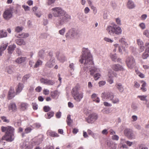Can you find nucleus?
Returning <instances> with one entry per match:
<instances>
[{"label": "nucleus", "mask_w": 149, "mask_h": 149, "mask_svg": "<svg viewBox=\"0 0 149 149\" xmlns=\"http://www.w3.org/2000/svg\"><path fill=\"white\" fill-rule=\"evenodd\" d=\"M16 45L14 44L9 46L7 49L8 53L10 54H12L16 48Z\"/></svg>", "instance_id": "obj_22"}, {"label": "nucleus", "mask_w": 149, "mask_h": 149, "mask_svg": "<svg viewBox=\"0 0 149 149\" xmlns=\"http://www.w3.org/2000/svg\"><path fill=\"white\" fill-rule=\"evenodd\" d=\"M79 62L81 63H84L83 68L85 70L87 69H90L91 75H93L97 73L100 72V69L95 67H92V65L94 64L92 56L88 48H83L82 54Z\"/></svg>", "instance_id": "obj_1"}, {"label": "nucleus", "mask_w": 149, "mask_h": 149, "mask_svg": "<svg viewBox=\"0 0 149 149\" xmlns=\"http://www.w3.org/2000/svg\"><path fill=\"white\" fill-rule=\"evenodd\" d=\"M43 110L45 112H47L51 110V108L49 106H45L43 107Z\"/></svg>", "instance_id": "obj_48"}, {"label": "nucleus", "mask_w": 149, "mask_h": 149, "mask_svg": "<svg viewBox=\"0 0 149 149\" xmlns=\"http://www.w3.org/2000/svg\"><path fill=\"white\" fill-rule=\"evenodd\" d=\"M49 93V91L47 89H45L43 91V94L45 95H48Z\"/></svg>", "instance_id": "obj_62"}, {"label": "nucleus", "mask_w": 149, "mask_h": 149, "mask_svg": "<svg viewBox=\"0 0 149 149\" xmlns=\"http://www.w3.org/2000/svg\"><path fill=\"white\" fill-rule=\"evenodd\" d=\"M17 44L19 45H25L26 44L25 42L23 39H19L15 40Z\"/></svg>", "instance_id": "obj_31"}, {"label": "nucleus", "mask_w": 149, "mask_h": 149, "mask_svg": "<svg viewBox=\"0 0 149 149\" xmlns=\"http://www.w3.org/2000/svg\"><path fill=\"white\" fill-rule=\"evenodd\" d=\"M33 129V127L32 126L27 127L25 129L24 132L26 134H28Z\"/></svg>", "instance_id": "obj_39"}, {"label": "nucleus", "mask_w": 149, "mask_h": 149, "mask_svg": "<svg viewBox=\"0 0 149 149\" xmlns=\"http://www.w3.org/2000/svg\"><path fill=\"white\" fill-rule=\"evenodd\" d=\"M47 79H45L42 78L40 79V81L41 83L46 85Z\"/></svg>", "instance_id": "obj_50"}, {"label": "nucleus", "mask_w": 149, "mask_h": 149, "mask_svg": "<svg viewBox=\"0 0 149 149\" xmlns=\"http://www.w3.org/2000/svg\"><path fill=\"white\" fill-rule=\"evenodd\" d=\"M116 86L119 92H122L124 90V88L121 83L116 84Z\"/></svg>", "instance_id": "obj_27"}, {"label": "nucleus", "mask_w": 149, "mask_h": 149, "mask_svg": "<svg viewBox=\"0 0 149 149\" xmlns=\"http://www.w3.org/2000/svg\"><path fill=\"white\" fill-rule=\"evenodd\" d=\"M98 118L97 115L95 113L90 114L88 117L86 118V121L88 123H92L97 120Z\"/></svg>", "instance_id": "obj_9"}, {"label": "nucleus", "mask_w": 149, "mask_h": 149, "mask_svg": "<svg viewBox=\"0 0 149 149\" xmlns=\"http://www.w3.org/2000/svg\"><path fill=\"white\" fill-rule=\"evenodd\" d=\"M29 36V35L28 33H23L21 34H19V38H26L28 37Z\"/></svg>", "instance_id": "obj_43"}, {"label": "nucleus", "mask_w": 149, "mask_h": 149, "mask_svg": "<svg viewBox=\"0 0 149 149\" xmlns=\"http://www.w3.org/2000/svg\"><path fill=\"white\" fill-rule=\"evenodd\" d=\"M106 95L107 99L111 101L114 98V96L113 93L111 92L107 93Z\"/></svg>", "instance_id": "obj_25"}, {"label": "nucleus", "mask_w": 149, "mask_h": 149, "mask_svg": "<svg viewBox=\"0 0 149 149\" xmlns=\"http://www.w3.org/2000/svg\"><path fill=\"white\" fill-rule=\"evenodd\" d=\"M147 50H146L143 54L142 58L143 59H146L149 56V52Z\"/></svg>", "instance_id": "obj_38"}, {"label": "nucleus", "mask_w": 149, "mask_h": 149, "mask_svg": "<svg viewBox=\"0 0 149 149\" xmlns=\"http://www.w3.org/2000/svg\"><path fill=\"white\" fill-rule=\"evenodd\" d=\"M1 129L2 132H6L4 135L2 136L1 139L0 140V142H1L3 140L10 142L14 140L15 137V129L13 127L10 126H2Z\"/></svg>", "instance_id": "obj_3"}, {"label": "nucleus", "mask_w": 149, "mask_h": 149, "mask_svg": "<svg viewBox=\"0 0 149 149\" xmlns=\"http://www.w3.org/2000/svg\"><path fill=\"white\" fill-rule=\"evenodd\" d=\"M127 7L130 9H133L135 7V5L132 0H128L127 4Z\"/></svg>", "instance_id": "obj_18"}, {"label": "nucleus", "mask_w": 149, "mask_h": 149, "mask_svg": "<svg viewBox=\"0 0 149 149\" xmlns=\"http://www.w3.org/2000/svg\"><path fill=\"white\" fill-rule=\"evenodd\" d=\"M100 72H98L94 74V78L95 80H97L100 77Z\"/></svg>", "instance_id": "obj_44"}, {"label": "nucleus", "mask_w": 149, "mask_h": 149, "mask_svg": "<svg viewBox=\"0 0 149 149\" xmlns=\"http://www.w3.org/2000/svg\"><path fill=\"white\" fill-rule=\"evenodd\" d=\"M69 67L71 70L74 71V65L73 63H70L69 65Z\"/></svg>", "instance_id": "obj_51"}, {"label": "nucleus", "mask_w": 149, "mask_h": 149, "mask_svg": "<svg viewBox=\"0 0 149 149\" xmlns=\"http://www.w3.org/2000/svg\"><path fill=\"white\" fill-rule=\"evenodd\" d=\"M121 140L122 142L124 141L129 146H131L133 144V143L132 142H131L128 141H126L124 139H121Z\"/></svg>", "instance_id": "obj_41"}, {"label": "nucleus", "mask_w": 149, "mask_h": 149, "mask_svg": "<svg viewBox=\"0 0 149 149\" xmlns=\"http://www.w3.org/2000/svg\"><path fill=\"white\" fill-rule=\"evenodd\" d=\"M107 146L110 148V149H116L117 147V144L113 143L108 141L107 142Z\"/></svg>", "instance_id": "obj_17"}, {"label": "nucleus", "mask_w": 149, "mask_h": 149, "mask_svg": "<svg viewBox=\"0 0 149 149\" xmlns=\"http://www.w3.org/2000/svg\"><path fill=\"white\" fill-rule=\"evenodd\" d=\"M136 42L139 46V52H142L144 50V46H143V42L142 40L140 39H137Z\"/></svg>", "instance_id": "obj_12"}, {"label": "nucleus", "mask_w": 149, "mask_h": 149, "mask_svg": "<svg viewBox=\"0 0 149 149\" xmlns=\"http://www.w3.org/2000/svg\"><path fill=\"white\" fill-rule=\"evenodd\" d=\"M78 34L77 31L74 28L70 29L66 33L65 36L67 38L73 39Z\"/></svg>", "instance_id": "obj_7"}, {"label": "nucleus", "mask_w": 149, "mask_h": 149, "mask_svg": "<svg viewBox=\"0 0 149 149\" xmlns=\"http://www.w3.org/2000/svg\"><path fill=\"white\" fill-rule=\"evenodd\" d=\"M91 98L93 101L96 103H98L100 102L99 98L97 97V94L95 93H93L91 96Z\"/></svg>", "instance_id": "obj_24"}, {"label": "nucleus", "mask_w": 149, "mask_h": 149, "mask_svg": "<svg viewBox=\"0 0 149 149\" xmlns=\"http://www.w3.org/2000/svg\"><path fill=\"white\" fill-rule=\"evenodd\" d=\"M112 139L114 140L118 141L119 139V136L117 135H113L112 136Z\"/></svg>", "instance_id": "obj_57"}, {"label": "nucleus", "mask_w": 149, "mask_h": 149, "mask_svg": "<svg viewBox=\"0 0 149 149\" xmlns=\"http://www.w3.org/2000/svg\"><path fill=\"white\" fill-rule=\"evenodd\" d=\"M91 8L93 10V13L94 15H95L97 13V10L95 7L93 6H91Z\"/></svg>", "instance_id": "obj_52"}, {"label": "nucleus", "mask_w": 149, "mask_h": 149, "mask_svg": "<svg viewBox=\"0 0 149 149\" xmlns=\"http://www.w3.org/2000/svg\"><path fill=\"white\" fill-rule=\"evenodd\" d=\"M47 134L48 135L52 137H58L59 136V135L57 133L51 130H48L47 131Z\"/></svg>", "instance_id": "obj_21"}, {"label": "nucleus", "mask_w": 149, "mask_h": 149, "mask_svg": "<svg viewBox=\"0 0 149 149\" xmlns=\"http://www.w3.org/2000/svg\"><path fill=\"white\" fill-rule=\"evenodd\" d=\"M8 109L10 110H12L13 111H15L17 110V107L16 104L14 103H11L9 105Z\"/></svg>", "instance_id": "obj_19"}, {"label": "nucleus", "mask_w": 149, "mask_h": 149, "mask_svg": "<svg viewBox=\"0 0 149 149\" xmlns=\"http://www.w3.org/2000/svg\"><path fill=\"white\" fill-rule=\"evenodd\" d=\"M125 63L127 67L130 69L133 68L135 65V61L131 56L126 57Z\"/></svg>", "instance_id": "obj_5"}, {"label": "nucleus", "mask_w": 149, "mask_h": 149, "mask_svg": "<svg viewBox=\"0 0 149 149\" xmlns=\"http://www.w3.org/2000/svg\"><path fill=\"white\" fill-rule=\"evenodd\" d=\"M65 27L62 28L59 31V33L61 35H63L65 32Z\"/></svg>", "instance_id": "obj_46"}, {"label": "nucleus", "mask_w": 149, "mask_h": 149, "mask_svg": "<svg viewBox=\"0 0 149 149\" xmlns=\"http://www.w3.org/2000/svg\"><path fill=\"white\" fill-rule=\"evenodd\" d=\"M47 4L48 5H51L52 4L54 3L56 0H47Z\"/></svg>", "instance_id": "obj_54"}, {"label": "nucleus", "mask_w": 149, "mask_h": 149, "mask_svg": "<svg viewBox=\"0 0 149 149\" xmlns=\"http://www.w3.org/2000/svg\"><path fill=\"white\" fill-rule=\"evenodd\" d=\"M114 35H119L121 34L122 30L121 27L119 26H117L115 24Z\"/></svg>", "instance_id": "obj_15"}, {"label": "nucleus", "mask_w": 149, "mask_h": 149, "mask_svg": "<svg viewBox=\"0 0 149 149\" xmlns=\"http://www.w3.org/2000/svg\"><path fill=\"white\" fill-rule=\"evenodd\" d=\"M104 39L105 41L109 42L112 43L113 42L112 40L107 37H105Z\"/></svg>", "instance_id": "obj_56"}, {"label": "nucleus", "mask_w": 149, "mask_h": 149, "mask_svg": "<svg viewBox=\"0 0 149 149\" xmlns=\"http://www.w3.org/2000/svg\"><path fill=\"white\" fill-rule=\"evenodd\" d=\"M24 87L23 84L19 83L18 85V87L16 89V93L17 94L19 93L22 90Z\"/></svg>", "instance_id": "obj_26"}, {"label": "nucleus", "mask_w": 149, "mask_h": 149, "mask_svg": "<svg viewBox=\"0 0 149 149\" xmlns=\"http://www.w3.org/2000/svg\"><path fill=\"white\" fill-rule=\"evenodd\" d=\"M32 105L34 110H37L38 109V105L36 103L33 102L32 103Z\"/></svg>", "instance_id": "obj_58"}, {"label": "nucleus", "mask_w": 149, "mask_h": 149, "mask_svg": "<svg viewBox=\"0 0 149 149\" xmlns=\"http://www.w3.org/2000/svg\"><path fill=\"white\" fill-rule=\"evenodd\" d=\"M44 53V52L43 50L40 51L38 53L39 56L41 58H42L43 56Z\"/></svg>", "instance_id": "obj_60"}, {"label": "nucleus", "mask_w": 149, "mask_h": 149, "mask_svg": "<svg viewBox=\"0 0 149 149\" xmlns=\"http://www.w3.org/2000/svg\"><path fill=\"white\" fill-rule=\"evenodd\" d=\"M84 17V15L82 14L81 15L79 16V18L81 21L83 22L85 20Z\"/></svg>", "instance_id": "obj_59"}, {"label": "nucleus", "mask_w": 149, "mask_h": 149, "mask_svg": "<svg viewBox=\"0 0 149 149\" xmlns=\"http://www.w3.org/2000/svg\"><path fill=\"white\" fill-rule=\"evenodd\" d=\"M142 82L143 84L141 86V89L143 91L145 92L147 90L146 88L145 87L146 85V82L144 81H142Z\"/></svg>", "instance_id": "obj_40"}, {"label": "nucleus", "mask_w": 149, "mask_h": 149, "mask_svg": "<svg viewBox=\"0 0 149 149\" xmlns=\"http://www.w3.org/2000/svg\"><path fill=\"white\" fill-rule=\"evenodd\" d=\"M55 82L54 81L47 79V85L49 86H52L55 84Z\"/></svg>", "instance_id": "obj_37"}, {"label": "nucleus", "mask_w": 149, "mask_h": 149, "mask_svg": "<svg viewBox=\"0 0 149 149\" xmlns=\"http://www.w3.org/2000/svg\"><path fill=\"white\" fill-rule=\"evenodd\" d=\"M1 118L4 122H6L7 123H8L9 122V120L7 119L6 118L5 116H1Z\"/></svg>", "instance_id": "obj_55"}, {"label": "nucleus", "mask_w": 149, "mask_h": 149, "mask_svg": "<svg viewBox=\"0 0 149 149\" xmlns=\"http://www.w3.org/2000/svg\"><path fill=\"white\" fill-rule=\"evenodd\" d=\"M115 24L113 26H109L107 27L106 30L110 35H114Z\"/></svg>", "instance_id": "obj_13"}, {"label": "nucleus", "mask_w": 149, "mask_h": 149, "mask_svg": "<svg viewBox=\"0 0 149 149\" xmlns=\"http://www.w3.org/2000/svg\"><path fill=\"white\" fill-rule=\"evenodd\" d=\"M30 77V75L29 74H26L24 75L22 78V81L24 83Z\"/></svg>", "instance_id": "obj_36"}, {"label": "nucleus", "mask_w": 149, "mask_h": 149, "mask_svg": "<svg viewBox=\"0 0 149 149\" xmlns=\"http://www.w3.org/2000/svg\"><path fill=\"white\" fill-rule=\"evenodd\" d=\"M22 29L23 28L22 27L17 26L16 28L15 31L17 33H19L22 30Z\"/></svg>", "instance_id": "obj_53"}, {"label": "nucleus", "mask_w": 149, "mask_h": 149, "mask_svg": "<svg viewBox=\"0 0 149 149\" xmlns=\"http://www.w3.org/2000/svg\"><path fill=\"white\" fill-rule=\"evenodd\" d=\"M8 43L3 44L0 46V56H1L3 52L6 48Z\"/></svg>", "instance_id": "obj_20"}, {"label": "nucleus", "mask_w": 149, "mask_h": 149, "mask_svg": "<svg viewBox=\"0 0 149 149\" xmlns=\"http://www.w3.org/2000/svg\"><path fill=\"white\" fill-rule=\"evenodd\" d=\"M13 13L12 8H10L5 10L3 14V16L5 19L8 20L12 18Z\"/></svg>", "instance_id": "obj_6"}, {"label": "nucleus", "mask_w": 149, "mask_h": 149, "mask_svg": "<svg viewBox=\"0 0 149 149\" xmlns=\"http://www.w3.org/2000/svg\"><path fill=\"white\" fill-rule=\"evenodd\" d=\"M55 64V60L54 58H51L45 64V66L46 68H52Z\"/></svg>", "instance_id": "obj_11"}, {"label": "nucleus", "mask_w": 149, "mask_h": 149, "mask_svg": "<svg viewBox=\"0 0 149 149\" xmlns=\"http://www.w3.org/2000/svg\"><path fill=\"white\" fill-rule=\"evenodd\" d=\"M66 122L67 124L69 126H70L73 122V120L71 118V116L70 115H68L67 118Z\"/></svg>", "instance_id": "obj_32"}, {"label": "nucleus", "mask_w": 149, "mask_h": 149, "mask_svg": "<svg viewBox=\"0 0 149 149\" xmlns=\"http://www.w3.org/2000/svg\"><path fill=\"white\" fill-rule=\"evenodd\" d=\"M145 46L146 48V50H147V51L149 52V42H146Z\"/></svg>", "instance_id": "obj_64"}, {"label": "nucleus", "mask_w": 149, "mask_h": 149, "mask_svg": "<svg viewBox=\"0 0 149 149\" xmlns=\"http://www.w3.org/2000/svg\"><path fill=\"white\" fill-rule=\"evenodd\" d=\"M111 57L113 61H115L117 58V56L116 54H111Z\"/></svg>", "instance_id": "obj_49"}, {"label": "nucleus", "mask_w": 149, "mask_h": 149, "mask_svg": "<svg viewBox=\"0 0 149 149\" xmlns=\"http://www.w3.org/2000/svg\"><path fill=\"white\" fill-rule=\"evenodd\" d=\"M20 106L21 110L24 111L27 108L28 104L26 103L22 102Z\"/></svg>", "instance_id": "obj_30"}, {"label": "nucleus", "mask_w": 149, "mask_h": 149, "mask_svg": "<svg viewBox=\"0 0 149 149\" xmlns=\"http://www.w3.org/2000/svg\"><path fill=\"white\" fill-rule=\"evenodd\" d=\"M52 10L54 17H59L56 22L57 27L63 25L71 19V16L61 7H54L52 9Z\"/></svg>", "instance_id": "obj_2"}, {"label": "nucleus", "mask_w": 149, "mask_h": 149, "mask_svg": "<svg viewBox=\"0 0 149 149\" xmlns=\"http://www.w3.org/2000/svg\"><path fill=\"white\" fill-rule=\"evenodd\" d=\"M54 114V112L53 111H50L45 114V117L46 118L49 119L51 117H53Z\"/></svg>", "instance_id": "obj_29"}, {"label": "nucleus", "mask_w": 149, "mask_h": 149, "mask_svg": "<svg viewBox=\"0 0 149 149\" xmlns=\"http://www.w3.org/2000/svg\"><path fill=\"white\" fill-rule=\"evenodd\" d=\"M44 138V136L42 134H40L38 135L37 137L35 138L36 141H35V143L38 145L40 144L43 141Z\"/></svg>", "instance_id": "obj_14"}, {"label": "nucleus", "mask_w": 149, "mask_h": 149, "mask_svg": "<svg viewBox=\"0 0 149 149\" xmlns=\"http://www.w3.org/2000/svg\"><path fill=\"white\" fill-rule=\"evenodd\" d=\"M80 87L77 85L72 90V93L74 99L77 102H80L84 97V93L83 91H79Z\"/></svg>", "instance_id": "obj_4"}, {"label": "nucleus", "mask_w": 149, "mask_h": 149, "mask_svg": "<svg viewBox=\"0 0 149 149\" xmlns=\"http://www.w3.org/2000/svg\"><path fill=\"white\" fill-rule=\"evenodd\" d=\"M42 61L40 59H38L35 65L33 66L34 68H37L39 67L40 65H42Z\"/></svg>", "instance_id": "obj_33"}, {"label": "nucleus", "mask_w": 149, "mask_h": 149, "mask_svg": "<svg viewBox=\"0 0 149 149\" xmlns=\"http://www.w3.org/2000/svg\"><path fill=\"white\" fill-rule=\"evenodd\" d=\"M56 56L57 57L58 59L61 62L63 63L67 60V58L63 55L60 54L59 56H57L56 54Z\"/></svg>", "instance_id": "obj_23"}, {"label": "nucleus", "mask_w": 149, "mask_h": 149, "mask_svg": "<svg viewBox=\"0 0 149 149\" xmlns=\"http://www.w3.org/2000/svg\"><path fill=\"white\" fill-rule=\"evenodd\" d=\"M119 42H120L122 43L123 44H124L125 45H127V43L125 42V38H121L119 40Z\"/></svg>", "instance_id": "obj_47"}, {"label": "nucleus", "mask_w": 149, "mask_h": 149, "mask_svg": "<svg viewBox=\"0 0 149 149\" xmlns=\"http://www.w3.org/2000/svg\"><path fill=\"white\" fill-rule=\"evenodd\" d=\"M124 134L127 138L130 139H135L136 137L132 130L130 128H126L124 131Z\"/></svg>", "instance_id": "obj_8"}, {"label": "nucleus", "mask_w": 149, "mask_h": 149, "mask_svg": "<svg viewBox=\"0 0 149 149\" xmlns=\"http://www.w3.org/2000/svg\"><path fill=\"white\" fill-rule=\"evenodd\" d=\"M132 108L134 110H137L138 108V107L137 105L134 104H132L131 105Z\"/></svg>", "instance_id": "obj_61"}, {"label": "nucleus", "mask_w": 149, "mask_h": 149, "mask_svg": "<svg viewBox=\"0 0 149 149\" xmlns=\"http://www.w3.org/2000/svg\"><path fill=\"white\" fill-rule=\"evenodd\" d=\"M147 97V96L145 95H138L137 96V97L140 99L141 101H144L145 98H146Z\"/></svg>", "instance_id": "obj_45"}, {"label": "nucleus", "mask_w": 149, "mask_h": 149, "mask_svg": "<svg viewBox=\"0 0 149 149\" xmlns=\"http://www.w3.org/2000/svg\"><path fill=\"white\" fill-rule=\"evenodd\" d=\"M111 101L113 104L118 103L119 102V100L118 98L116 97H114Z\"/></svg>", "instance_id": "obj_42"}, {"label": "nucleus", "mask_w": 149, "mask_h": 149, "mask_svg": "<svg viewBox=\"0 0 149 149\" xmlns=\"http://www.w3.org/2000/svg\"><path fill=\"white\" fill-rule=\"evenodd\" d=\"M0 35L1 36V38L6 37L7 36L6 32L3 30L0 31Z\"/></svg>", "instance_id": "obj_35"}, {"label": "nucleus", "mask_w": 149, "mask_h": 149, "mask_svg": "<svg viewBox=\"0 0 149 149\" xmlns=\"http://www.w3.org/2000/svg\"><path fill=\"white\" fill-rule=\"evenodd\" d=\"M22 8H24L25 11H26L30 10V7L28 6L25 5H23Z\"/></svg>", "instance_id": "obj_63"}, {"label": "nucleus", "mask_w": 149, "mask_h": 149, "mask_svg": "<svg viewBox=\"0 0 149 149\" xmlns=\"http://www.w3.org/2000/svg\"><path fill=\"white\" fill-rule=\"evenodd\" d=\"M15 93L14 91V90L13 88H10L8 92V99L10 100L13 98L15 96Z\"/></svg>", "instance_id": "obj_16"}, {"label": "nucleus", "mask_w": 149, "mask_h": 149, "mask_svg": "<svg viewBox=\"0 0 149 149\" xmlns=\"http://www.w3.org/2000/svg\"><path fill=\"white\" fill-rule=\"evenodd\" d=\"M58 95V92L57 90L51 92V96L53 99H55L57 96Z\"/></svg>", "instance_id": "obj_34"}, {"label": "nucleus", "mask_w": 149, "mask_h": 149, "mask_svg": "<svg viewBox=\"0 0 149 149\" xmlns=\"http://www.w3.org/2000/svg\"><path fill=\"white\" fill-rule=\"evenodd\" d=\"M26 59V57H19L16 60L15 62L18 64H21L24 62L25 61Z\"/></svg>", "instance_id": "obj_28"}, {"label": "nucleus", "mask_w": 149, "mask_h": 149, "mask_svg": "<svg viewBox=\"0 0 149 149\" xmlns=\"http://www.w3.org/2000/svg\"><path fill=\"white\" fill-rule=\"evenodd\" d=\"M111 68L115 71H123L125 70L121 65L118 64H114L112 65Z\"/></svg>", "instance_id": "obj_10"}]
</instances>
